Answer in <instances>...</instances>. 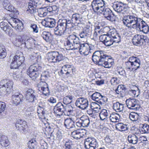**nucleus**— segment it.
<instances>
[{
    "label": "nucleus",
    "mask_w": 149,
    "mask_h": 149,
    "mask_svg": "<svg viewBox=\"0 0 149 149\" xmlns=\"http://www.w3.org/2000/svg\"><path fill=\"white\" fill-rule=\"evenodd\" d=\"M27 74L32 80H35L38 77L39 72L27 70Z\"/></svg>",
    "instance_id": "33"
},
{
    "label": "nucleus",
    "mask_w": 149,
    "mask_h": 149,
    "mask_svg": "<svg viewBox=\"0 0 149 149\" xmlns=\"http://www.w3.org/2000/svg\"><path fill=\"white\" fill-rule=\"evenodd\" d=\"M127 138L128 142L133 144H136L138 141L137 136L134 134L129 135Z\"/></svg>",
    "instance_id": "28"
},
{
    "label": "nucleus",
    "mask_w": 149,
    "mask_h": 149,
    "mask_svg": "<svg viewBox=\"0 0 149 149\" xmlns=\"http://www.w3.org/2000/svg\"><path fill=\"white\" fill-rule=\"evenodd\" d=\"M75 104L78 107L81 109H85L88 106V101L86 98L80 97L77 99Z\"/></svg>",
    "instance_id": "11"
},
{
    "label": "nucleus",
    "mask_w": 149,
    "mask_h": 149,
    "mask_svg": "<svg viewBox=\"0 0 149 149\" xmlns=\"http://www.w3.org/2000/svg\"><path fill=\"white\" fill-rule=\"evenodd\" d=\"M64 125L68 129H72L75 128L74 123L72 118L65 119L64 121Z\"/></svg>",
    "instance_id": "22"
},
{
    "label": "nucleus",
    "mask_w": 149,
    "mask_h": 149,
    "mask_svg": "<svg viewBox=\"0 0 149 149\" xmlns=\"http://www.w3.org/2000/svg\"><path fill=\"white\" fill-rule=\"evenodd\" d=\"M65 20L60 19L58 22L57 24L65 31L67 27L66 24H65Z\"/></svg>",
    "instance_id": "50"
},
{
    "label": "nucleus",
    "mask_w": 149,
    "mask_h": 149,
    "mask_svg": "<svg viewBox=\"0 0 149 149\" xmlns=\"http://www.w3.org/2000/svg\"><path fill=\"white\" fill-rule=\"evenodd\" d=\"M123 21L124 25L130 29H134L145 33L149 32V26L147 24L135 14L124 16Z\"/></svg>",
    "instance_id": "1"
},
{
    "label": "nucleus",
    "mask_w": 149,
    "mask_h": 149,
    "mask_svg": "<svg viewBox=\"0 0 149 149\" xmlns=\"http://www.w3.org/2000/svg\"><path fill=\"white\" fill-rule=\"evenodd\" d=\"M73 97V96L70 95H68L64 97L63 99V103L65 105L70 103L72 101Z\"/></svg>",
    "instance_id": "43"
},
{
    "label": "nucleus",
    "mask_w": 149,
    "mask_h": 149,
    "mask_svg": "<svg viewBox=\"0 0 149 149\" xmlns=\"http://www.w3.org/2000/svg\"><path fill=\"white\" fill-rule=\"evenodd\" d=\"M81 130H74L72 132V135L74 138L78 139H79L82 137L84 134L81 132Z\"/></svg>",
    "instance_id": "30"
},
{
    "label": "nucleus",
    "mask_w": 149,
    "mask_h": 149,
    "mask_svg": "<svg viewBox=\"0 0 149 149\" xmlns=\"http://www.w3.org/2000/svg\"><path fill=\"white\" fill-rule=\"evenodd\" d=\"M116 128L117 130L119 131H125L127 130L126 125L122 123H118L116 125Z\"/></svg>",
    "instance_id": "35"
},
{
    "label": "nucleus",
    "mask_w": 149,
    "mask_h": 149,
    "mask_svg": "<svg viewBox=\"0 0 149 149\" xmlns=\"http://www.w3.org/2000/svg\"><path fill=\"white\" fill-rule=\"evenodd\" d=\"M65 46L68 50H79L80 53L85 54L88 52H90L86 44L81 43L79 38L74 34L69 35L65 43Z\"/></svg>",
    "instance_id": "2"
},
{
    "label": "nucleus",
    "mask_w": 149,
    "mask_h": 149,
    "mask_svg": "<svg viewBox=\"0 0 149 149\" xmlns=\"http://www.w3.org/2000/svg\"><path fill=\"white\" fill-rule=\"evenodd\" d=\"M64 106L62 103L59 102L54 107V113L57 116H61L64 113Z\"/></svg>",
    "instance_id": "16"
},
{
    "label": "nucleus",
    "mask_w": 149,
    "mask_h": 149,
    "mask_svg": "<svg viewBox=\"0 0 149 149\" xmlns=\"http://www.w3.org/2000/svg\"><path fill=\"white\" fill-rule=\"evenodd\" d=\"M92 60L94 63L102 65L106 68H109L113 63L112 59L102 51H97L92 56Z\"/></svg>",
    "instance_id": "3"
},
{
    "label": "nucleus",
    "mask_w": 149,
    "mask_h": 149,
    "mask_svg": "<svg viewBox=\"0 0 149 149\" xmlns=\"http://www.w3.org/2000/svg\"><path fill=\"white\" fill-rule=\"evenodd\" d=\"M5 107L6 105L4 102L0 101V113L4 110Z\"/></svg>",
    "instance_id": "61"
},
{
    "label": "nucleus",
    "mask_w": 149,
    "mask_h": 149,
    "mask_svg": "<svg viewBox=\"0 0 149 149\" xmlns=\"http://www.w3.org/2000/svg\"><path fill=\"white\" fill-rule=\"evenodd\" d=\"M26 97L29 102H34L37 100L36 93L32 89H28L26 91Z\"/></svg>",
    "instance_id": "12"
},
{
    "label": "nucleus",
    "mask_w": 149,
    "mask_h": 149,
    "mask_svg": "<svg viewBox=\"0 0 149 149\" xmlns=\"http://www.w3.org/2000/svg\"><path fill=\"white\" fill-rule=\"evenodd\" d=\"M54 32L55 35L60 36L63 35L64 33L56 27L54 29Z\"/></svg>",
    "instance_id": "55"
},
{
    "label": "nucleus",
    "mask_w": 149,
    "mask_h": 149,
    "mask_svg": "<svg viewBox=\"0 0 149 149\" xmlns=\"http://www.w3.org/2000/svg\"><path fill=\"white\" fill-rule=\"evenodd\" d=\"M98 146L97 140L92 137L87 138L84 142V147L86 149H95Z\"/></svg>",
    "instance_id": "8"
},
{
    "label": "nucleus",
    "mask_w": 149,
    "mask_h": 149,
    "mask_svg": "<svg viewBox=\"0 0 149 149\" xmlns=\"http://www.w3.org/2000/svg\"><path fill=\"white\" fill-rule=\"evenodd\" d=\"M128 61L133 63V65L136 66V68H139L141 64V62L139 58L132 56L130 57Z\"/></svg>",
    "instance_id": "25"
},
{
    "label": "nucleus",
    "mask_w": 149,
    "mask_h": 149,
    "mask_svg": "<svg viewBox=\"0 0 149 149\" xmlns=\"http://www.w3.org/2000/svg\"><path fill=\"white\" fill-rule=\"evenodd\" d=\"M0 143L3 146H7L9 144L7 137L5 135L0 134Z\"/></svg>",
    "instance_id": "26"
},
{
    "label": "nucleus",
    "mask_w": 149,
    "mask_h": 149,
    "mask_svg": "<svg viewBox=\"0 0 149 149\" xmlns=\"http://www.w3.org/2000/svg\"><path fill=\"white\" fill-rule=\"evenodd\" d=\"M37 10L39 16L40 17H45L47 15V13L46 11V9L45 8H40Z\"/></svg>",
    "instance_id": "47"
},
{
    "label": "nucleus",
    "mask_w": 149,
    "mask_h": 149,
    "mask_svg": "<svg viewBox=\"0 0 149 149\" xmlns=\"http://www.w3.org/2000/svg\"><path fill=\"white\" fill-rule=\"evenodd\" d=\"M20 121H23L22 120H17V122L15 124V126L16 129L18 130H19L20 132H22L23 131L22 130V129H21L20 127H21L23 125V123H20Z\"/></svg>",
    "instance_id": "56"
},
{
    "label": "nucleus",
    "mask_w": 149,
    "mask_h": 149,
    "mask_svg": "<svg viewBox=\"0 0 149 149\" xmlns=\"http://www.w3.org/2000/svg\"><path fill=\"white\" fill-rule=\"evenodd\" d=\"M113 7L114 10L119 13H123L125 11L126 7L124 4L121 2H116L114 3Z\"/></svg>",
    "instance_id": "17"
},
{
    "label": "nucleus",
    "mask_w": 149,
    "mask_h": 149,
    "mask_svg": "<svg viewBox=\"0 0 149 149\" xmlns=\"http://www.w3.org/2000/svg\"><path fill=\"white\" fill-rule=\"evenodd\" d=\"M13 82L8 79H4L0 82V95L9 94L12 91Z\"/></svg>",
    "instance_id": "5"
},
{
    "label": "nucleus",
    "mask_w": 149,
    "mask_h": 149,
    "mask_svg": "<svg viewBox=\"0 0 149 149\" xmlns=\"http://www.w3.org/2000/svg\"><path fill=\"white\" fill-rule=\"evenodd\" d=\"M81 122L82 123V127H88L90 124V121L88 117L85 118L81 117Z\"/></svg>",
    "instance_id": "41"
},
{
    "label": "nucleus",
    "mask_w": 149,
    "mask_h": 149,
    "mask_svg": "<svg viewBox=\"0 0 149 149\" xmlns=\"http://www.w3.org/2000/svg\"><path fill=\"white\" fill-rule=\"evenodd\" d=\"M100 12L102 13L104 17L108 20L111 22L115 20V16L109 8L104 6Z\"/></svg>",
    "instance_id": "10"
},
{
    "label": "nucleus",
    "mask_w": 149,
    "mask_h": 149,
    "mask_svg": "<svg viewBox=\"0 0 149 149\" xmlns=\"http://www.w3.org/2000/svg\"><path fill=\"white\" fill-rule=\"evenodd\" d=\"M30 27L31 29H32V31L33 32L36 33L38 32V29L36 24H31Z\"/></svg>",
    "instance_id": "58"
},
{
    "label": "nucleus",
    "mask_w": 149,
    "mask_h": 149,
    "mask_svg": "<svg viewBox=\"0 0 149 149\" xmlns=\"http://www.w3.org/2000/svg\"><path fill=\"white\" fill-rule=\"evenodd\" d=\"M101 97H102L100 98L98 103V104L101 105L104 104L105 102H106L107 100V97L105 96L102 95Z\"/></svg>",
    "instance_id": "60"
},
{
    "label": "nucleus",
    "mask_w": 149,
    "mask_h": 149,
    "mask_svg": "<svg viewBox=\"0 0 149 149\" xmlns=\"http://www.w3.org/2000/svg\"><path fill=\"white\" fill-rule=\"evenodd\" d=\"M72 146L73 144L71 141L66 142L65 144V149H73Z\"/></svg>",
    "instance_id": "57"
},
{
    "label": "nucleus",
    "mask_w": 149,
    "mask_h": 149,
    "mask_svg": "<svg viewBox=\"0 0 149 149\" xmlns=\"http://www.w3.org/2000/svg\"><path fill=\"white\" fill-rule=\"evenodd\" d=\"M38 89L42 93V94L43 95L47 96L50 95V91L49 89V87Z\"/></svg>",
    "instance_id": "46"
},
{
    "label": "nucleus",
    "mask_w": 149,
    "mask_h": 149,
    "mask_svg": "<svg viewBox=\"0 0 149 149\" xmlns=\"http://www.w3.org/2000/svg\"><path fill=\"white\" fill-rule=\"evenodd\" d=\"M120 117L119 115L117 113L112 114L110 115L109 118L111 122L114 123L118 121Z\"/></svg>",
    "instance_id": "42"
},
{
    "label": "nucleus",
    "mask_w": 149,
    "mask_h": 149,
    "mask_svg": "<svg viewBox=\"0 0 149 149\" xmlns=\"http://www.w3.org/2000/svg\"><path fill=\"white\" fill-rule=\"evenodd\" d=\"M105 5V2L103 0H93L91 2L92 7L95 12H97L98 10L100 12Z\"/></svg>",
    "instance_id": "9"
},
{
    "label": "nucleus",
    "mask_w": 149,
    "mask_h": 149,
    "mask_svg": "<svg viewBox=\"0 0 149 149\" xmlns=\"http://www.w3.org/2000/svg\"><path fill=\"white\" fill-rule=\"evenodd\" d=\"M49 22V28H52L54 27L56 25V22L54 19L50 18V20Z\"/></svg>",
    "instance_id": "64"
},
{
    "label": "nucleus",
    "mask_w": 149,
    "mask_h": 149,
    "mask_svg": "<svg viewBox=\"0 0 149 149\" xmlns=\"http://www.w3.org/2000/svg\"><path fill=\"white\" fill-rule=\"evenodd\" d=\"M34 40L33 38H30L27 36H24L22 40L23 42H24L25 46L26 47L30 46V44Z\"/></svg>",
    "instance_id": "34"
},
{
    "label": "nucleus",
    "mask_w": 149,
    "mask_h": 149,
    "mask_svg": "<svg viewBox=\"0 0 149 149\" xmlns=\"http://www.w3.org/2000/svg\"><path fill=\"white\" fill-rule=\"evenodd\" d=\"M47 60L50 62L56 63L63 60L64 57L58 52H52L47 54Z\"/></svg>",
    "instance_id": "6"
},
{
    "label": "nucleus",
    "mask_w": 149,
    "mask_h": 149,
    "mask_svg": "<svg viewBox=\"0 0 149 149\" xmlns=\"http://www.w3.org/2000/svg\"><path fill=\"white\" fill-rule=\"evenodd\" d=\"M140 131L142 134L149 133V125L146 124L142 125V127L140 128Z\"/></svg>",
    "instance_id": "44"
},
{
    "label": "nucleus",
    "mask_w": 149,
    "mask_h": 149,
    "mask_svg": "<svg viewBox=\"0 0 149 149\" xmlns=\"http://www.w3.org/2000/svg\"><path fill=\"white\" fill-rule=\"evenodd\" d=\"M37 109V113L39 117L41 116V118L42 119L45 118V115L46 114V110L45 109L43 108H41L39 107H38Z\"/></svg>",
    "instance_id": "37"
},
{
    "label": "nucleus",
    "mask_w": 149,
    "mask_h": 149,
    "mask_svg": "<svg viewBox=\"0 0 149 149\" xmlns=\"http://www.w3.org/2000/svg\"><path fill=\"white\" fill-rule=\"evenodd\" d=\"M100 106V105L96 102H92L90 104V108L93 110H94L95 108Z\"/></svg>",
    "instance_id": "62"
},
{
    "label": "nucleus",
    "mask_w": 149,
    "mask_h": 149,
    "mask_svg": "<svg viewBox=\"0 0 149 149\" xmlns=\"http://www.w3.org/2000/svg\"><path fill=\"white\" fill-rule=\"evenodd\" d=\"M5 9L13 13L15 15L19 14V13L17 10H16L11 4H9V6L6 7Z\"/></svg>",
    "instance_id": "45"
},
{
    "label": "nucleus",
    "mask_w": 149,
    "mask_h": 149,
    "mask_svg": "<svg viewBox=\"0 0 149 149\" xmlns=\"http://www.w3.org/2000/svg\"><path fill=\"white\" fill-rule=\"evenodd\" d=\"M92 34L91 30L89 28H86L79 33V36L81 38L87 39L91 36Z\"/></svg>",
    "instance_id": "21"
},
{
    "label": "nucleus",
    "mask_w": 149,
    "mask_h": 149,
    "mask_svg": "<svg viewBox=\"0 0 149 149\" xmlns=\"http://www.w3.org/2000/svg\"><path fill=\"white\" fill-rule=\"evenodd\" d=\"M73 69L71 65H65L62 66L60 72L62 74H65L68 76H69V74L73 72Z\"/></svg>",
    "instance_id": "20"
},
{
    "label": "nucleus",
    "mask_w": 149,
    "mask_h": 149,
    "mask_svg": "<svg viewBox=\"0 0 149 149\" xmlns=\"http://www.w3.org/2000/svg\"><path fill=\"white\" fill-rule=\"evenodd\" d=\"M100 41L107 46H109L114 42L112 38H111L108 35L106 34L102 35L100 36L99 38Z\"/></svg>",
    "instance_id": "13"
},
{
    "label": "nucleus",
    "mask_w": 149,
    "mask_h": 149,
    "mask_svg": "<svg viewBox=\"0 0 149 149\" xmlns=\"http://www.w3.org/2000/svg\"><path fill=\"white\" fill-rule=\"evenodd\" d=\"M108 35L112 38L114 42L118 43L120 42V36L117 33L115 29H110L108 33Z\"/></svg>",
    "instance_id": "15"
},
{
    "label": "nucleus",
    "mask_w": 149,
    "mask_h": 149,
    "mask_svg": "<svg viewBox=\"0 0 149 149\" xmlns=\"http://www.w3.org/2000/svg\"><path fill=\"white\" fill-rule=\"evenodd\" d=\"M124 105L118 102H113V109L117 112L122 111L124 109Z\"/></svg>",
    "instance_id": "23"
},
{
    "label": "nucleus",
    "mask_w": 149,
    "mask_h": 149,
    "mask_svg": "<svg viewBox=\"0 0 149 149\" xmlns=\"http://www.w3.org/2000/svg\"><path fill=\"white\" fill-rule=\"evenodd\" d=\"M6 55V52L5 48L0 46V58H4Z\"/></svg>",
    "instance_id": "51"
},
{
    "label": "nucleus",
    "mask_w": 149,
    "mask_h": 149,
    "mask_svg": "<svg viewBox=\"0 0 149 149\" xmlns=\"http://www.w3.org/2000/svg\"><path fill=\"white\" fill-rule=\"evenodd\" d=\"M108 113L107 110L105 109H103L99 114L100 119L102 120H106L108 116Z\"/></svg>",
    "instance_id": "39"
},
{
    "label": "nucleus",
    "mask_w": 149,
    "mask_h": 149,
    "mask_svg": "<svg viewBox=\"0 0 149 149\" xmlns=\"http://www.w3.org/2000/svg\"><path fill=\"white\" fill-rule=\"evenodd\" d=\"M42 67L37 63H35L30 66L27 70L33 71L40 72Z\"/></svg>",
    "instance_id": "31"
},
{
    "label": "nucleus",
    "mask_w": 149,
    "mask_h": 149,
    "mask_svg": "<svg viewBox=\"0 0 149 149\" xmlns=\"http://www.w3.org/2000/svg\"><path fill=\"white\" fill-rule=\"evenodd\" d=\"M87 113L91 117L95 118L96 114H95L94 111L92 109H88L87 111Z\"/></svg>",
    "instance_id": "63"
},
{
    "label": "nucleus",
    "mask_w": 149,
    "mask_h": 149,
    "mask_svg": "<svg viewBox=\"0 0 149 149\" xmlns=\"http://www.w3.org/2000/svg\"><path fill=\"white\" fill-rule=\"evenodd\" d=\"M10 59L12 60L10 65L11 69L18 68L23 69L25 67L24 57L22 54H16L13 56H10Z\"/></svg>",
    "instance_id": "4"
},
{
    "label": "nucleus",
    "mask_w": 149,
    "mask_h": 149,
    "mask_svg": "<svg viewBox=\"0 0 149 149\" xmlns=\"http://www.w3.org/2000/svg\"><path fill=\"white\" fill-rule=\"evenodd\" d=\"M143 36L139 34H136L134 36L132 39V42L133 45L137 46H140L143 45Z\"/></svg>",
    "instance_id": "19"
},
{
    "label": "nucleus",
    "mask_w": 149,
    "mask_h": 149,
    "mask_svg": "<svg viewBox=\"0 0 149 149\" xmlns=\"http://www.w3.org/2000/svg\"><path fill=\"white\" fill-rule=\"evenodd\" d=\"M126 88L122 85H120L118 86L117 88L115 90L116 93L118 94L120 96L123 97L125 94Z\"/></svg>",
    "instance_id": "24"
},
{
    "label": "nucleus",
    "mask_w": 149,
    "mask_h": 149,
    "mask_svg": "<svg viewBox=\"0 0 149 149\" xmlns=\"http://www.w3.org/2000/svg\"><path fill=\"white\" fill-rule=\"evenodd\" d=\"M100 93L96 92L91 95L92 99L98 103L100 98L102 97Z\"/></svg>",
    "instance_id": "40"
},
{
    "label": "nucleus",
    "mask_w": 149,
    "mask_h": 149,
    "mask_svg": "<svg viewBox=\"0 0 149 149\" xmlns=\"http://www.w3.org/2000/svg\"><path fill=\"white\" fill-rule=\"evenodd\" d=\"M71 20L72 22H73L74 24H78L80 22L82 19L81 15L78 13L73 14L71 17Z\"/></svg>",
    "instance_id": "29"
},
{
    "label": "nucleus",
    "mask_w": 149,
    "mask_h": 149,
    "mask_svg": "<svg viewBox=\"0 0 149 149\" xmlns=\"http://www.w3.org/2000/svg\"><path fill=\"white\" fill-rule=\"evenodd\" d=\"M38 2V0H30L29 2L27 10L29 11V12L31 14L36 13L37 10L36 7Z\"/></svg>",
    "instance_id": "18"
},
{
    "label": "nucleus",
    "mask_w": 149,
    "mask_h": 149,
    "mask_svg": "<svg viewBox=\"0 0 149 149\" xmlns=\"http://www.w3.org/2000/svg\"><path fill=\"white\" fill-rule=\"evenodd\" d=\"M23 100V95L18 93H15L12 96V102L16 105L22 104Z\"/></svg>",
    "instance_id": "14"
},
{
    "label": "nucleus",
    "mask_w": 149,
    "mask_h": 149,
    "mask_svg": "<svg viewBox=\"0 0 149 149\" xmlns=\"http://www.w3.org/2000/svg\"><path fill=\"white\" fill-rule=\"evenodd\" d=\"M20 123H23L22 126L21 127V129H22V130L23 131L22 132H22L23 133H26L27 132L26 129L27 127V126L26 124V121H20Z\"/></svg>",
    "instance_id": "52"
},
{
    "label": "nucleus",
    "mask_w": 149,
    "mask_h": 149,
    "mask_svg": "<svg viewBox=\"0 0 149 149\" xmlns=\"http://www.w3.org/2000/svg\"><path fill=\"white\" fill-rule=\"evenodd\" d=\"M125 66L127 69L129 70L134 71L139 68H136L133 65V64L132 63L127 61L125 63Z\"/></svg>",
    "instance_id": "38"
},
{
    "label": "nucleus",
    "mask_w": 149,
    "mask_h": 149,
    "mask_svg": "<svg viewBox=\"0 0 149 149\" xmlns=\"http://www.w3.org/2000/svg\"><path fill=\"white\" fill-rule=\"evenodd\" d=\"M38 145L36 138H33L28 143V147L30 149H36Z\"/></svg>",
    "instance_id": "27"
},
{
    "label": "nucleus",
    "mask_w": 149,
    "mask_h": 149,
    "mask_svg": "<svg viewBox=\"0 0 149 149\" xmlns=\"http://www.w3.org/2000/svg\"><path fill=\"white\" fill-rule=\"evenodd\" d=\"M125 102L129 109L136 111L141 108V105L139 100L135 98H129L127 99Z\"/></svg>",
    "instance_id": "7"
},
{
    "label": "nucleus",
    "mask_w": 149,
    "mask_h": 149,
    "mask_svg": "<svg viewBox=\"0 0 149 149\" xmlns=\"http://www.w3.org/2000/svg\"><path fill=\"white\" fill-rule=\"evenodd\" d=\"M50 73L48 71H45L41 75V80L46 81L49 80L50 77Z\"/></svg>",
    "instance_id": "36"
},
{
    "label": "nucleus",
    "mask_w": 149,
    "mask_h": 149,
    "mask_svg": "<svg viewBox=\"0 0 149 149\" xmlns=\"http://www.w3.org/2000/svg\"><path fill=\"white\" fill-rule=\"evenodd\" d=\"M50 20V18H48L45 19L44 20L42 21L41 23L42 25L45 27H49V22Z\"/></svg>",
    "instance_id": "53"
},
{
    "label": "nucleus",
    "mask_w": 149,
    "mask_h": 149,
    "mask_svg": "<svg viewBox=\"0 0 149 149\" xmlns=\"http://www.w3.org/2000/svg\"><path fill=\"white\" fill-rule=\"evenodd\" d=\"M0 27L5 32H7L6 31L9 27L8 24L4 22H2L0 23Z\"/></svg>",
    "instance_id": "49"
},
{
    "label": "nucleus",
    "mask_w": 149,
    "mask_h": 149,
    "mask_svg": "<svg viewBox=\"0 0 149 149\" xmlns=\"http://www.w3.org/2000/svg\"><path fill=\"white\" fill-rule=\"evenodd\" d=\"M37 86L38 89L49 87L48 84L45 82V81H41L37 84Z\"/></svg>",
    "instance_id": "48"
},
{
    "label": "nucleus",
    "mask_w": 149,
    "mask_h": 149,
    "mask_svg": "<svg viewBox=\"0 0 149 149\" xmlns=\"http://www.w3.org/2000/svg\"><path fill=\"white\" fill-rule=\"evenodd\" d=\"M110 82L111 85H116L118 84L119 80H118V78L113 77L111 79L110 81Z\"/></svg>",
    "instance_id": "59"
},
{
    "label": "nucleus",
    "mask_w": 149,
    "mask_h": 149,
    "mask_svg": "<svg viewBox=\"0 0 149 149\" xmlns=\"http://www.w3.org/2000/svg\"><path fill=\"white\" fill-rule=\"evenodd\" d=\"M41 36L47 42H51L52 40L51 35L48 32L46 31H43L41 34Z\"/></svg>",
    "instance_id": "32"
},
{
    "label": "nucleus",
    "mask_w": 149,
    "mask_h": 149,
    "mask_svg": "<svg viewBox=\"0 0 149 149\" xmlns=\"http://www.w3.org/2000/svg\"><path fill=\"white\" fill-rule=\"evenodd\" d=\"M129 118L132 121H135L138 120V116L136 113H131L130 114Z\"/></svg>",
    "instance_id": "54"
}]
</instances>
